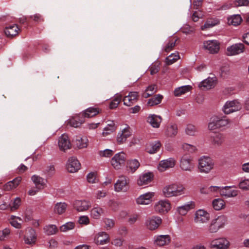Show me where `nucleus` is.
Segmentation results:
<instances>
[{
    "label": "nucleus",
    "instance_id": "nucleus-11",
    "mask_svg": "<svg viewBox=\"0 0 249 249\" xmlns=\"http://www.w3.org/2000/svg\"><path fill=\"white\" fill-rule=\"evenodd\" d=\"M162 222V219L160 217L152 216L148 217L145 222L147 229L150 231H154L157 229Z\"/></svg>",
    "mask_w": 249,
    "mask_h": 249
},
{
    "label": "nucleus",
    "instance_id": "nucleus-14",
    "mask_svg": "<svg viewBox=\"0 0 249 249\" xmlns=\"http://www.w3.org/2000/svg\"><path fill=\"white\" fill-rule=\"evenodd\" d=\"M73 206L74 209L78 212H84L91 207V204L89 201L76 200L73 203Z\"/></svg>",
    "mask_w": 249,
    "mask_h": 249
},
{
    "label": "nucleus",
    "instance_id": "nucleus-49",
    "mask_svg": "<svg viewBox=\"0 0 249 249\" xmlns=\"http://www.w3.org/2000/svg\"><path fill=\"white\" fill-rule=\"evenodd\" d=\"M122 96L121 94H116L113 100L109 104V107L111 109L116 108L122 100Z\"/></svg>",
    "mask_w": 249,
    "mask_h": 249
},
{
    "label": "nucleus",
    "instance_id": "nucleus-57",
    "mask_svg": "<svg viewBox=\"0 0 249 249\" xmlns=\"http://www.w3.org/2000/svg\"><path fill=\"white\" fill-rule=\"evenodd\" d=\"M98 154L100 157L109 158L112 156L113 152L110 149H106L104 150L99 151Z\"/></svg>",
    "mask_w": 249,
    "mask_h": 249
},
{
    "label": "nucleus",
    "instance_id": "nucleus-54",
    "mask_svg": "<svg viewBox=\"0 0 249 249\" xmlns=\"http://www.w3.org/2000/svg\"><path fill=\"white\" fill-rule=\"evenodd\" d=\"M213 138V143L217 145H220L223 142V137L222 136L219 134H215V136L211 135Z\"/></svg>",
    "mask_w": 249,
    "mask_h": 249
},
{
    "label": "nucleus",
    "instance_id": "nucleus-50",
    "mask_svg": "<svg viewBox=\"0 0 249 249\" xmlns=\"http://www.w3.org/2000/svg\"><path fill=\"white\" fill-rule=\"evenodd\" d=\"M178 39H174L172 38L170 39L168 43L165 45L164 50L165 52L168 53L172 51L176 45Z\"/></svg>",
    "mask_w": 249,
    "mask_h": 249
},
{
    "label": "nucleus",
    "instance_id": "nucleus-30",
    "mask_svg": "<svg viewBox=\"0 0 249 249\" xmlns=\"http://www.w3.org/2000/svg\"><path fill=\"white\" fill-rule=\"evenodd\" d=\"M153 178V175L152 173L148 172L142 174L140 176L137 181L139 186L146 185L150 183Z\"/></svg>",
    "mask_w": 249,
    "mask_h": 249
},
{
    "label": "nucleus",
    "instance_id": "nucleus-61",
    "mask_svg": "<svg viewBox=\"0 0 249 249\" xmlns=\"http://www.w3.org/2000/svg\"><path fill=\"white\" fill-rule=\"evenodd\" d=\"M78 222L80 224L88 225L89 223V219L88 216H81L79 218Z\"/></svg>",
    "mask_w": 249,
    "mask_h": 249
},
{
    "label": "nucleus",
    "instance_id": "nucleus-36",
    "mask_svg": "<svg viewBox=\"0 0 249 249\" xmlns=\"http://www.w3.org/2000/svg\"><path fill=\"white\" fill-rule=\"evenodd\" d=\"M219 23V20L216 18H209L207 19L204 24L201 26V30H204L205 29L212 28Z\"/></svg>",
    "mask_w": 249,
    "mask_h": 249
},
{
    "label": "nucleus",
    "instance_id": "nucleus-45",
    "mask_svg": "<svg viewBox=\"0 0 249 249\" xmlns=\"http://www.w3.org/2000/svg\"><path fill=\"white\" fill-rule=\"evenodd\" d=\"M162 118L160 116L155 114L149 116L147 122L151 124H160L161 123Z\"/></svg>",
    "mask_w": 249,
    "mask_h": 249
},
{
    "label": "nucleus",
    "instance_id": "nucleus-13",
    "mask_svg": "<svg viewBox=\"0 0 249 249\" xmlns=\"http://www.w3.org/2000/svg\"><path fill=\"white\" fill-rule=\"evenodd\" d=\"M245 49V45L242 43H235L227 48V55H235L242 53Z\"/></svg>",
    "mask_w": 249,
    "mask_h": 249
},
{
    "label": "nucleus",
    "instance_id": "nucleus-38",
    "mask_svg": "<svg viewBox=\"0 0 249 249\" xmlns=\"http://www.w3.org/2000/svg\"><path fill=\"white\" fill-rule=\"evenodd\" d=\"M192 89V86L189 85L183 86L180 87L176 88L174 90V95L175 96H179L184 94L187 92L190 91Z\"/></svg>",
    "mask_w": 249,
    "mask_h": 249
},
{
    "label": "nucleus",
    "instance_id": "nucleus-24",
    "mask_svg": "<svg viewBox=\"0 0 249 249\" xmlns=\"http://www.w3.org/2000/svg\"><path fill=\"white\" fill-rule=\"evenodd\" d=\"M161 146V142L159 141L151 142L146 144L145 150L149 154H155L160 151Z\"/></svg>",
    "mask_w": 249,
    "mask_h": 249
},
{
    "label": "nucleus",
    "instance_id": "nucleus-59",
    "mask_svg": "<svg viewBox=\"0 0 249 249\" xmlns=\"http://www.w3.org/2000/svg\"><path fill=\"white\" fill-rule=\"evenodd\" d=\"M10 233V230L8 228H5L2 231H0V240L3 241L7 238Z\"/></svg>",
    "mask_w": 249,
    "mask_h": 249
},
{
    "label": "nucleus",
    "instance_id": "nucleus-43",
    "mask_svg": "<svg viewBox=\"0 0 249 249\" xmlns=\"http://www.w3.org/2000/svg\"><path fill=\"white\" fill-rule=\"evenodd\" d=\"M178 133L177 125H167L165 130V135L168 137L175 136Z\"/></svg>",
    "mask_w": 249,
    "mask_h": 249
},
{
    "label": "nucleus",
    "instance_id": "nucleus-56",
    "mask_svg": "<svg viewBox=\"0 0 249 249\" xmlns=\"http://www.w3.org/2000/svg\"><path fill=\"white\" fill-rule=\"evenodd\" d=\"M182 148L184 151L190 153L195 152L196 150V148L195 145L186 143L182 144Z\"/></svg>",
    "mask_w": 249,
    "mask_h": 249
},
{
    "label": "nucleus",
    "instance_id": "nucleus-6",
    "mask_svg": "<svg viewBox=\"0 0 249 249\" xmlns=\"http://www.w3.org/2000/svg\"><path fill=\"white\" fill-rule=\"evenodd\" d=\"M126 160V155L123 152L116 154L111 160V164L113 167L116 169H120L124 164Z\"/></svg>",
    "mask_w": 249,
    "mask_h": 249
},
{
    "label": "nucleus",
    "instance_id": "nucleus-40",
    "mask_svg": "<svg viewBox=\"0 0 249 249\" xmlns=\"http://www.w3.org/2000/svg\"><path fill=\"white\" fill-rule=\"evenodd\" d=\"M242 21V18L239 15H233L228 18V24L235 26L239 25Z\"/></svg>",
    "mask_w": 249,
    "mask_h": 249
},
{
    "label": "nucleus",
    "instance_id": "nucleus-39",
    "mask_svg": "<svg viewBox=\"0 0 249 249\" xmlns=\"http://www.w3.org/2000/svg\"><path fill=\"white\" fill-rule=\"evenodd\" d=\"M32 180L38 189L43 188L45 185V180L38 176L33 175L32 177Z\"/></svg>",
    "mask_w": 249,
    "mask_h": 249
},
{
    "label": "nucleus",
    "instance_id": "nucleus-55",
    "mask_svg": "<svg viewBox=\"0 0 249 249\" xmlns=\"http://www.w3.org/2000/svg\"><path fill=\"white\" fill-rule=\"evenodd\" d=\"M21 203V199L19 197H16L14 201L10 204V209L12 211H14L18 209Z\"/></svg>",
    "mask_w": 249,
    "mask_h": 249
},
{
    "label": "nucleus",
    "instance_id": "nucleus-19",
    "mask_svg": "<svg viewBox=\"0 0 249 249\" xmlns=\"http://www.w3.org/2000/svg\"><path fill=\"white\" fill-rule=\"evenodd\" d=\"M216 84V78L215 77H208L201 82L198 87L202 90H208L213 88Z\"/></svg>",
    "mask_w": 249,
    "mask_h": 249
},
{
    "label": "nucleus",
    "instance_id": "nucleus-7",
    "mask_svg": "<svg viewBox=\"0 0 249 249\" xmlns=\"http://www.w3.org/2000/svg\"><path fill=\"white\" fill-rule=\"evenodd\" d=\"M230 246L229 241L225 238H219L211 241L209 247L212 249H227Z\"/></svg>",
    "mask_w": 249,
    "mask_h": 249
},
{
    "label": "nucleus",
    "instance_id": "nucleus-47",
    "mask_svg": "<svg viewBox=\"0 0 249 249\" xmlns=\"http://www.w3.org/2000/svg\"><path fill=\"white\" fill-rule=\"evenodd\" d=\"M180 58L178 53H172L166 58V63L167 65H170L176 62Z\"/></svg>",
    "mask_w": 249,
    "mask_h": 249
},
{
    "label": "nucleus",
    "instance_id": "nucleus-52",
    "mask_svg": "<svg viewBox=\"0 0 249 249\" xmlns=\"http://www.w3.org/2000/svg\"><path fill=\"white\" fill-rule=\"evenodd\" d=\"M115 125H107L104 128L102 135L104 137L107 136L115 131Z\"/></svg>",
    "mask_w": 249,
    "mask_h": 249
},
{
    "label": "nucleus",
    "instance_id": "nucleus-25",
    "mask_svg": "<svg viewBox=\"0 0 249 249\" xmlns=\"http://www.w3.org/2000/svg\"><path fill=\"white\" fill-rule=\"evenodd\" d=\"M94 242L97 245H104L109 242V235L105 232H99L95 236Z\"/></svg>",
    "mask_w": 249,
    "mask_h": 249
},
{
    "label": "nucleus",
    "instance_id": "nucleus-37",
    "mask_svg": "<svg viewBox=\"0 0 249 249\" xmlns=\"http://www.w3.org/2000/svg\"><path fill=\"white\" fill-rule=\"evenodd\" d=\"M68 204L65 202H58L54 207V212L58 214L64 213L67 208Z\"/></svg>",
    "mask_w": 249,
    "mask_h": 249
},
{
    "label": "nucleus",
    "instance_id": "nucleus-12",
    "mask_svg": "<svg viewBox=\"0 0 249 249\" xmlns=\"http://www.w3.org/2000/svg\"><path fill=\"white\" fill-rule=\"evenodd\" d=\"M88 118L82 111L72 116L67 121L66 124H82L86 123Z\"/></svg>",
    "mask_w": 249,
    "mask_h": 249
},
{
    "label": "nucleus",
    "instance_id": "nucleus-62",
    "mask_svg": "<svg viewBox=\"0 0 249 249\" xmlns=\"http://www.w3.org/2000/svg\"><path fill=\"white\" fill-rule=\"evenodd\" d=\"M30 18L33 20L37 22H41L44 21V19L42 16L39 14H36L33 16H31Z\"/></svg>",
    "mask_w": 249,
    "mask_h": 249
},
{
    "label": "nucleus",
    "instance_id": "nucleus-63",
    "mask_svg": "<svg viewBox=\"0 0 249 249\" xmlns=\"http://www.w3.org/2000/svg\"><path fill=\"white\" fill-rule=\"evenodd\" d=\"M10 223L12 226L17 229H20L21 228V224L18 222L16 219V217L14 216H12Z\"/></svg>",
    "mask_w": 249,
    "mask_h": 249
},
{
    "label": "nucleus",
    "instance_id": "nucleus-5",
    "mask_svg": "<svg viewBox=\"0 0 249 249\" xmlns=\"http://www.w3.org/2000/svg\"><path fill=\"white\" fill-rule=\"evenodd\" d=\"M242 105L238 100L227 101L224 105L222 110L225 114H229L231 113L240 110Z\"/></svg>",
    "mask_w": 249,
    "mask_h": 249
},
{
    "label": "nucleus",
    "instance_id": "nucleus-9",
    "mask_svg": "<svg viewBox=\"0 0 249 249\" xmlns=\"http://www.w3.org/2000/svg\"><path fill=\"white\" fill-rule=\"evenodd\" d=\"M171 209V205L169 200H160L154 206L155 211L160 214L167 213Z\"/></svg>",
    "mask_w": 249,
    "mask_h": 249
},
{
    "label": "nucleus",
    "instance_id": "nucleus-51",
    "mask_svg": "<svg viewBox=\"0 0 249 249\" xmlns=\"http://www.w3.org/2000/svg\"><path fill=\"white\" fill-rule=\"evenodd\" d=\"M74 223L72 222H69L62 225L60 227V230L61 231L66 232L67 231L73 229L74 228Z\"/></svg>",
    "mask_w": 249,
    "mask_h": 249
},
{
    "label": "nucleus",
    "instance_id": "nucleus-46",
    "mask_svg": "<svg viewBox=\"0 0 249 249\" xmlns=\"http://www.w3.org/2000/svg\"><path fill=\"white\" fill-rule=\"evenodd\" d=\"M45 233L49 235H53L57 231V228L54 225H49L44 227Z\"/></svg>",
    "mask_w": 249,
    "mask_h": 249
},
{
    "label": "nucleus",
    "instance_id": "nucleus-23",
    "mask_svg": "<svg viewBox=\"0 0 249 249\" xmlns=\"http://www.w3.org/2000/svg\"><path fill=\"white\" fill-rule=\"evenodd\" d=\"M175 165V160L173 158H169L160 161L158 168L160 172H163L168 168L173 167Z\"/></svg>",
    "mask_w": 249,
    "mask_h": 249
},
{
    "label": "nucleus",
    "instance_id": "nucleus-27",
    "mask_svg": "<svg viewBox=\"0 0 249 249\" xmlns=\"http://www.w3.org/2000/svg\"><path fill=\"white\" fill-rule=\"evenodd\" d=\"M24 239L26 244H35L36 240V234L35 230L32 228L29 229L26 232Z\"/></svg>",
    "mask_w": 249,
    "mask_h": 249
},
{
    "label": "nucleus",
    "instance_id": "nucleus-26",
    "mask_svg": "<svg viewBox=\"0 0 249 249\" xmlns=\"http://www.w3.org/2000/svg\"><path fill=\"white\" fill-rule=\"evenodd\" d=\"M171 241V237L169 235H160L155 236L154 243L160 247L168 245Z\"/></svg>",
    "mask_w": 249,
    "mask_h": 249
},
{
    "label": "nucleus",
    "instance_id": "nucleus-3",
    "mask_svg": "<svg viewBox=\"0 0 249 249\" xmlns=\"http://www.w3.org/2000/svg\"><path fill=\"white\" fill-rule=\"evenodd\" d=\"M213 164L210 157L203 156L199 160L198 168L200 173H208L213 168Z\"/></svg>",
    "mask_w": 249,
    "mask_h": 249
},
{
    "label": "nucleus",
    "instance_id": "nucleus-41",
    "mask_svg": "<svg viewBox=\"0 0 249 249\" xmlns=\"http://www.w3.org/2000/svg\"><path fill=\"white\" fill-rule=\"evenodd\" d=\"M104 210L102 208L97 206V207L92 208L91 210V216L94 219H98L104 213Z\"/></svg>",
    "mask_w": 249,
    "mask_h": 249
},
{
    "label": "nucleus",
    "instance_id": "nucleus-29",
    "mask_svg": "<svg viewBox=\"0 0 249 249\" xmlns=\"http://www.w3.org/2000/svg\"><path fill=\"white\" fill-rule=\"evenodd\" d=\"M230 122L226 116L219 115L212 116L209 124H228Z\"/></svg>",
    "mask_w": 249,
    "mask_h": 249
},
{
    "label": "nucleus",
    "instance_id": "nucleus-20",
    "mask_svg": "<svg viewBox=\"0 0 249 249\" xmlns=\"http://www.w3.org/2000/svg\"><path fill=\"white\" fill-rule=\"evenodd\" d=\"M195 206V203L194 201H191L182 206L178 207L176 208V211L179 215L184 216L189 211L194 209Z\"/></svg>",
    "mask_w": 249,
    "mask_h": 249
},
{
    "label": "nucleus",
    "instance_id": "nucleus-44",
    "mask_svg": "<svg viewBox=\"0 0 249 249\" xmlns=\"http://www.w3.org/2000/svg\"><path fill=\"white\" fill-rule=\"evenodd\" d=\"M163 97L160 94H157L149 99L148 101L147 104L150 106H153L160 104Z\"/></svg>",
    "mask_w": 249,
    "mask_h": 249
},
{
    "label": "nucleus",
    "instance_id": "nucleus-42",
    "mask_svg": "<svg viewBox=\"0 0 249 249\" xmlns=\"http://www.w3.org/2000/svg\"><path fill=\"white\" fill-rule=\"evenodd\" d=\"M157 91V86L156 85H151L149 86L142 93V96L144 98H147L152 96Z\"/></svg>",
    "mask_w": 249,
    "mask_h": 249
},
{
    "label": "nucleus",
    "instance_id": "nucleus-35",
    "mask_svg": "<svg viewBox=\"0 0 249 249\" xmlns=\"http://www.w3.org/2000/svg\"><path fill=\"white\" fill-rule=\"evenodd\" d=\"M101 111L98 107H89L83 111L88 119L98 115Z\"/></svg>",
    "mask_w": 249,
    "mask_h": 249
},
{
    "label": "nucleus",
    "instance_id": "nucleus-18",
    "mask_svg": "<svg viewBox=\"0 0 249 249\" xmlns=\"http://www.w3.org/2000/svg\"><path fill=\"white\" fill-rule=\"evenodd\" d=\"M204 48L210 53H217L219 50V43L216 40H208L203 43Z\"/></svg>",
    "mask_w": 249,
    "mask_h": 249
},
{
    "label": "nucleus",
    "instance_id": "nucleus-32",
    "mask_svg": "<svg viewBox=\"0 0 249 249\" xmlns=\"http://www.w3.org/2000/svg\"><path fill=\"white\" fill-rule=\"evenodd\" d=\"M21 181V178L18 177L14 178L13 180L6 183L3 186V189L5 191H10L17 188Z\"/></svg>",
    "mask_w": 249,
    "mask_h": 249
},
{
    "label": "nucleus",
    "instance_id": "nucleus-64",
    "mask_svg": "<svg viewBox=\"0 0 249 249\" xmlns=\"http://www.w3.org/2000/svg\"><path fill=\"white\" fill-rule=\"evenodd\" d=\"M149 70L150 71V74L151 75H154L159 72L160 70V67L159 65H156V64L152 65L149 67Z\"/></svg>",
    "mask_w": 249,
    "mask_h": 249
},
{
    "label": "nucleus",
    "instance_id": "nucleus-48",
    "mask_svg": "<svg viewBox=\"0 0 249 249\" xmlns=\"http://www.w3.org/2000/svg\"><path fill=\"white\" fill-rule=\"evenodd\" d=\"M225 202L224 200L220 198L215 199L213 201V208L217 211L220 210L224 208Z\"/></svg>",
    "mask_w": 249,
    "mask_h": 249
},
{
    "label": "nucleus",
    "instance_id": "nucleus-4",
    "mask_svg": "<svg viewBox=\"0 0 249 249\" xmlns=\"http://www.w3.org/2000/svg\"><path fill=\"white\" fill-rule=\"evenodd\" d=\"M129 188V178L125 176H121L114 184V190L116 192H126Z\"/></svg>",
    "mask_w": 249,
    "mask_h": 249
},
{
    "label": "nucleus",
    "instance_id": "nucleus-1",
    "mask_svg": "<svg viewBox=\"0 0 249 249\" xmlns=\"http://www.w3.org/2000/svg\"><path fill=\"white\" fill-rule=\"evenodd\" d=\"M185 190V187L181 184L171 183L162 188V195L166 198L178 197L184 195Z\"/></svg>",
    "mask_w": 249,
    "mask_h": 249
},
{
    "label": "nucleus",
    "instance_id": "nucleus-8",
    "mask_svg": "<svg viewBox=\"0 0 249 249\" xmlns=\"http://www.w3.org/2000/svg\"><path fill=\"white\" fill-rule=\"evenodd\" d=\"M180 167L182 170L185 171L191 172L194 169L195 164L189 155H184L181 157Z\"/></svg>",
    "mask_w": 249,
    "mask_h": 249
},
{
    "label": "nucleus",
    "instance_id": "nucleus-15",
    "mask_svg": "<svg viewBox=\"0 0 249 249\" xmlns=\"http://www.w3.org/2000/svg\"><path fill=\"white\" fill-rule=\"evenodd\" d=\"M58 145L59 149L63 151L71 148V143L67 134H63L59 138Z\"/></svg>",
    "mask_w": 249,
    "mask_h": 249
},
{
    "label": "nucleus",
    "instance_id": "nucleus-33",
    "mask_svg": "<svg viewBox=\"0 0 249 249\" xmlns=\"http://www.w3.org/2000/svg\"><path fill=\"white\" fill-rule=\"evenodd\" d=\"M18 31L19 28L18 25L13 24L6 27L4 30V32L7 37H12L18 34Z\"/></svg>",
    "mask_w": 249,
    "mask_h": 249
},
{
    "label": "nucleus",
    "instance_id": "nucleus-22",
    "mask_svg": "<svg viewBox=\"0 0 249 249\" xmlns=\"http://www.w3.org/2000/svg\"><path fill=\"white\" fill-rule=\"evenodd\" d=\"M154 196V193L148 192L141 195L136 199V202L139 205H147L151 203L152 198Z\"/></svg>",
    "mask_w": 249,
    "mask_h": 249
},
{
    "label": "nucleus",
    "instance_id": "nucleus-31",
    "mask_svg": "<svg viewBox=\"0 0 249 249\" xmlns=\"http://www.w3.org/2000/svg\"><path fill=\"white\" fill-rule=\"evenodd\" d=\"M88 139L86 137L76 136L75 140H73L74 145L78 149L86 148L88 146Z\"/></svg>",
    "mask_w": 249,
    "mask_h": 249
},
{
    "label": "nucleus",
    "instance_id": "nucleus-53",
    "mask_svg": "<svg viewBox=\"0 0 249 249\" xmlns=\"http://www.w3.org/2000/svg\"><path fill=\"white\" fill-rule=\"evenodd\" d=\"M238 186L242 190H249V179H242L239 182Z\"/></svg>",
    "mask_w": 249,
    "mask_h": 249
},
{
    "label": "nucleus",
    "instance_id": "nucleus-16",
    "mask_svg": "<svg viewBox=\"0 0 249 249\" xmlns=\"http://www.w3.org/2000/svg\"><path fill=\"white\" fill-rule=\"evenodd\" d=\"M132 133L131 128L127 126L120 132L117 137V142L119 144L124 143Z\"/></svg>",
    "mask_w": 249,
    "mask_h": 249
},
{
    "label": "nucleus",
    "instance_id": "nucleus-17",
    "mask_svg": "<svg viewBox=\"0 0 249 249\" xmlns=\"http://www.w3.org/2000/svg\"><path fill=\"white\" fill-rule=\"evenodd\" d=\"M81 164L78 160L74 157L70 158L67 163V168L70 173H74L80 169Z\"/></svg>",
    "mask_w": 249,
    "mask_h": 249
},
{
    "label": "nucleus",
    "instance_id": "nucleus-58",
    "mask_svg": "<svg viewBox=\"0 0 249 249\" xmlns=\"http://www.w3.org/2000/svg\"><path fill=\"white\" fill-rule=\"evenodd\" d=\"M197 131V128L195 125H187L185 128L186 133L189 135H194Z\"/></svg>",
    "mask_w": 249,
    "mask_h": 249
},
{
    "label": "nucleus",
    "instance_id": "nucleus-2",
    "mask_svg": "<svg viewBox=\"0 0 249 249\" xmlns=\"http://www.w3.org/2000/svg\"><path fill=\"white\" fill-rule=\"evenodd\" d=\"M227 218L224 215H220L213 219L208 228V231L210 233H215L220 229L224 227L227 223Z\"/></svg>",
    "mask_w": 249,
    "mask_h": 249
},
{
    "label": "nucleus",
    "instance_id": "nucleus-28",
    "mask_svg": "<svg viewBox=\"0 0 249 249\" xmlns=\"http://www.w3.org/2000/svg\"><path fill=\"white\" fill-rule=\"evenodd\" d=\"M232 186H225L221 188L220 194L226 198L233 197L237 196L239 191L237 190L232 189Z\"/></svg>",
    "mask_w": 249,
    "mask_h": 249
},
{
    "label": "nucleus",
    "instance_id": "nucleus-60",
    "mask_svg": "<svg viewBox=\"0 0 249 249\" xmlns=\"http://www.w3.org/2000/svg\"><path fill=\"white\" fill-rule=\"evenodd\" d=\"M104 222L105 225V228L107 230H110L114 226V221L111 219L105 218L104 220Z\"/></svg>",
    "mask_w": 249,
    "mask_h": 249
},
{
    "label": "nucleus",
    "instance_id": "nucleus-21",
    "mask_svg": "<svg viewBox=\"0 0 249 249\" xmlns=\"http://www.w3.org/2000/svg\"><path fill=\"white\" fill-rule=\"evenodd\" d=\"M139 98V93L136 91H131L128 95L124 97L123 99L124 104L130 107L137 102Z\"/></svg>",
    "mask_w": 249,
    "mask_h": 249
},
{
    "label": "nucleus",
    "instance_id": "nucleus-10",
    "mask_svg": "<svg viewBox=\"0 0 249 249\" xmlns=\"http://www.w3.org/2000/svg\"><path fill=\"white\" fill-rule=\"evenodd\" d=\"M210 219V214L206 211L199 209L195 213L194 221L196 223L203 224L207 223Z\"/></svg>",
    "mask_w": 249,
    "mask_h": 249
},
{
    "label": "nucleus",
    "instance_id": "nucleus-34",
    "mask_svg": "<svg viewBox=\"0 0 249 249\" xmlns=\"http://www.w3.org/2000/svg\"><path fill=\"white\" fill-rule=\"evenodd\" d=\"M140 163L136 159L128 160L127 162V168L131 173H134L140 167Z\"/></svg>",
    "mask_w": 249,
    "mask_h": 249
}]
</instances>
